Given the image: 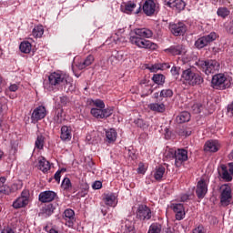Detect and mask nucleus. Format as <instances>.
Segmentation results:
<instances>
[{
  "label": "nucleus",
  "instance_id": "obj_1",
  "mask_svg": "<svg viewBox=\"0 0 233 233\" xmlns=\"http://www.w3.org/2000/svg\"><path fill=\"white\" fill-rule=\"evenodd\" d=\"M129 42L131 45H135L137 48H146L150 50H156L157 48V45L152 43L150 37L154 35L152 30L148 28H136L129 34Z\"/></svg>",
  "mask_w": 233,
  "mask_h": 233
},
{
  "label": "nucleus",
  "instance_id": "obj_2",
  "mask_svg": "<svg viewBox=\"0 0 233 233\" xmlns=\"http://www.w3.org/2000/svg\"><path fill=\"white\" fill-rule=\"evenodd\" d=\"M49 84H45L46 90H54V86H64L66 88L72 86V77L66 73L61 71L53 72L48 76Z\"/></svg>",
  "mask_w": 233,
  "mask_h": 233
},
{
  "label": "nucleus",
  "instance_id": "obj_3",
  "mask_svg": "<svg viewBox=\"0 0 233 233\" xmlns=\"http://www.w3.org/2000/svg\"><path fill=\"white\" fill-rule=\"evenodd\" d=\"M181 79L185 85H189V86H196L198 85H202L204 79L201 75L196 73L194 68H187L182 72Z\"/></svg>",
  "mask_w": 233,
  "mask_h": 233
},
{
  "label": "nucleus",
  "instance_id": "obj_4",
  "mask_svg": "<svg viewBox=\"0 0 233 233\" xmlns=\"http://www.w3.org/2000/svg\"><path fill=\"white\" fill-rule=\"evenodd\" d=\"M116 208L117 207V195L116 193H105L102 202L100 203V210L103 216L108 214V208Z\"/></svg>",
  "mask_w": 233,
  "mask_h": 233
},
{
  "label": "nucleus",
  "instance_id": "obj_5",
  "mask_svg": "<svg viewBox=\"0 0 233 233\" xmlns=\"http://www.w3.org/2000/svg\"><path fill=\"white\" fill-rule=\"evenodd\" d=\"M230 85H232L230 78H228L223 73L212 76L211 86L215 90H227V88H230Z\"/></svg>",
  "mask_w": 233,
  "mask_h": 233
},
{
  "label": "nucleus",
  "instance_id": "obj_6",
  "mask_svg": "<svg viewBox=\"0 0 233 233\" xmlns=\"http://www.w3.org/2000/svg\"><path fill=\"white\" fill-rule=\"evenodd\" d=\"M196 65L198 68H201L207 76L219 70V63L216 60H198L196 62Z\"/></svg>",
  "mask_w": 233,
  "mask_h": 233
},
{
  "label": "nucleus",
  "instance_id": "obj_7",
  "mask_svg": "<svg viewBox=\"0 0 233 233\" xmlns=\"http://www.w3.org/2000/svg\"><path fill=\"white\" fill-rule=\"evenodd\" d=\"M220 205L228 207L232 201V187L228 184L220 187Z\"/></svg>",
  "mask_w": 233,
  "mask_h": 233
},
{
  "label": "nucleus",
  "instance_id": "obj_8",
  "mask_svg": "<svg viewBox=\"0 0 233 233\" xmlns=\"http://www.w3.org/2000/svg\"><path fill=\"white\" fill-rule=\"evenodd\" d=\"M218 39V34L216 32H211L207 35H204L202 37H199L196 42H195V46L198 50H201V48H205V46H208L210 43H214Z\"/></svg>",
  "mask_w": 233,
  "mask_h": 233
},
{
  "label": "nucleus",
  "instance_id": "obj_9",
  "mask_svg": "<svg viewBox=\"0 0 233 233\" xmlns=\"http://www.w3.org/2000/svg\"><path fill=\"white\" fill-rule=\"evenodd\" d=\"M136 215L140 221H148L152 218V209L148 206L141 204L138 206Z\"/></svg>",
  "mask_w": 233,
  "mask_h": 233
},
{
  "label": "nucleus",
  "instance_id": "obj_10",
  "mask_svg": "<svg viewBox=\"0 0 233 233\" xmlns=\"http://www.w3.org/2000/svg\"><path fill=\"white\" fill-rule=\"evenodd\" d=\"M185 161H188V151L185 148L177 149L175 155V166L179 168Z\"/></svg>",
  "mask_w": 233,
  "mask_h": 233
},
{
  "label": "nucleus",
  "instance_id": "obj_11",
  "mask_svg": "<svg viewBox=\"0 0 233 233\" xmlns=\"http://www.w3.org/2000/svg\"><path fill=\"white\" fill-rule=\"evenodd\" d=\"M170 208L173 210V212L176 213L175 218L177 221H181L182 219H185V206L181 203H176L173 202L170 204Z\"/></svg>",
  "mask_w": 233,
  "mask_h": 233
},
{
  "label": "nucleus",
  "instance_id": "obj_12",
  "mask_svg": "<svg viewBox=\"0 0 233 233\" xmlns=\"http://www.w3.org/2000/svg\"><path fill=\"white\" fill-rule=\"evenodd\" d=\"M142 10L146 15H154L157 12V5L154 0H146L143 4Z\"/></svg>",
  "mask_w": 233,
  "mask_h": 233
},
{
  "label": "nucleus",
  "instance_id": "obj_13",
  "mask_svg": "<svg viewBox=\"0 0 233 233\" xmlns=\"http://www.w3.org/2000/svg\"><path fill=\"white\" fill-rule=\"evenodd\" d=\"M207 192H208V184H207V180L200 179L197 184L196 194L199 199H203L205 196H207Z\"/></svg>",
  "mask_w": 233,
  "mask_h": 233
},
{
  "label": "nucleus",
  "instance_id": "obj_14",
  "mask_svg": "<svg viewBox=\"0 0 233 233\" xmlns=\"http://www.w3.org/2000/svg\"><path fill=\"white\" fill-rule=\"evenodd\" d=\"M169 30L173 35H183L187 32V25L183 22H178L177 24H170Z\"/></svg>",
  "mask_w": 233,
  "mask_h": 233
},
{
  "label": "nucleus",
  "instance_id": "obj_15",
  "mask_svg": "<svg viewBox=\"0 0 233 233\" xmlns=\"http://www.w3.org/2000/svg\"><path fill=\"white\" fill-rule=\"evenodd\" d=\"M46 117V107L44 106H39L34 109L31 119L33 121H41V119H45Z\"/></svg>",
  "mask_w": 233,
  "mask_h": 233
},
{
  "label": "nucleus",
  "instance_id": "obj_16",
  "mask_svg": "<svg viewBox=\"0 0 233 233\" xmlns=\"http://www.w3.org/2000/svg\"><path fill=\"white\" fill-rule=\"evenodd\" d=\"M167 54L170 56H183L187 54V49L183 45L171 46L169 48L165 49Z\"/></svg>",
  "mask_w": 233,
  "mask_h": 233
},
{
  "label": "nucleus",
  "instance_id": "obj_17",
  "mask_svg": "<svg viewBox=\"0 0 233 233\" xmlns=\"http://www.w3.org/2000/svg\"><path fill=\"white\" fill-rule=\"evenodd\" d=\"M64 219L66 227L73 228L76 223V212L73 209H66L64 212Z\"/></svg>",
  "mask_w": 233,
  "mask_h": 233
},
{
  "label": "nucleus",
  "instance_id": "obj_18",
  "mask_svg": "<svg viewBox=\"0 0 233 233\" xmlns=\"http://www.w3.org/2000/svg\"><path fill=\"white\" fill-rule=\"evenodd\" d=\"M57 194L54 191H44L39 194L38 199L41 203H50L56 199Z\"/></svg>",
  "mask_w": 233,
  "mask_h": 233
},
{
  "label": "nucleus",
  "instance_id": "obj_19",
  "mask_svg": "<svg viewBox=\"0 0 233 233\" xmlns=\"http://www.w3.org/2000/svg\"><path fill=\"white\" fill-rule=\"evenodd\" d=\"M205 152H218L219 150V142L218 140H208L204 146Z\"/></svg>",
  "mask_w": 233,
  "mask_h": 233
},
{
  "label": "nucleus",
  "instance_id": "obj_20",
  "mask_svg": "<svg viewBox=\"0 0 233 233\" xmlns=\"http://www.w3.org/2000/svg\"><path fill=\"white\" fill-rule=\"evenodd\" d=\"M54 210H56L54 204H47L42 208L39 216L41 218H50L54 214Z\"/></svg>",
  "mask_w": 233,
  "mask_h": 233
},
{
  "label": "nucleus",
  "instance_id": "obj_21",
  "mask_svg": "<svg viewBox=\"0 0 233 233\" xmlns=\"http://www.w3.org/2000/svg\"><path fill=\"white\" fill-rule=\"evenodd\" d=\"M60 139H62V141H70V139H72V127L63 126L61 127Z\"/></svg>",
  "mask_w": 233,
  "mask_h": 233
},
{
  "label": "nucleus",
  "instance_id": "obj_22",
  "mask_svg": "<svg viewBox=\"0 0 233 233\" xmlns=\"http://www.w3.org/2000/svg\"><path fill=\"white\" fill-rule=\"evenodd\" d=\"M218 175L224 181H232V174L228 173V167H227L225 165L220 166V169H218Z\"/></svg>",
  "mask_w": 233,
  "mask_h": 233
},
{
  "label": "nucleus",
  "instance_id": "obj_23",
  "mask_svg": "<svg viewBox=\"0 0 233 233\" xmlns=\"http://www.w3.org/2000/svg\"><path fill=\"white\" fill-rule=\"evenodd\" d=\"M148 108H150L152 112H157L158 114H163V112L167 110V107L163 103H151L148 105Z\"/></svg>",
  "mask_w": 233,
  "mask_h": 233
},
{
  "label": "nucleus",
  "instance_id": "obj_24",
  "mask_svg": "<svg viewBox=\"0 0 233 233\" xmlns=\"http://www.w3.org/2000/svg\"><path fill=\"white\" fill-rule=\"evenodd\" d=\"M116 139H117V132H116V129L111 128L106 131V141L107 143H116Z\"/></svg>",
  "mask_w": 233,
  "mask_h": 233
},
{
  "label": "nucleus",
  "instance_id": "obj_25",
  "mask_svg": "<svg viewBox=\"0 0 233 233\" xmlns=\"http://www.w3.org/2000/svg\"><path fill=\"white\" fill-rule=\"evenodd\" d=\"M28 200L25 198H21V197H18L14 202H13V208H25L26 205H28Z\"/></svg>",
  "mask_w": 233,
  "mask_h": 233
},
{
  "label": "nucleus",
  "instance_id": "obj_26",
  "mask_svg": "<svg viewBox=\"0 0 233 233\" xmlns=\"http://www.w3.org/2000/svg\"><path fill=\"white\" fill-rule=\"evenodd\" d=\"M89 188H90V186H88V184L86 182L80 184V186L78 187V192L76 193V196H78L79 198H85V196H86V194H88Z\"/></svg>",
  "mask_w": 233,
  "mask_h": 233
},
{
  "label": "nucleus",
  "instance_id": "obj_27",
  "mask_svg": "<svg viewBox=\"0 0 233 233\" xmlns=\"http://www.w3.org/2000/svg\"><path fill=\"white\" fill-rule=\"evenodd\" d=\"M38 168L43 171L44 174H46V172L50 170V162L45 158L40 159L38 162Z\"/></svg>",
  "mask_w": 233,
  "mask_h": 233
},
{
  "label": "nucleus",
  "instance_id": "obj_28",
  "mask_svg": "<svg viewBox=\"0 0 233 233\" xmlns=\"http://www.w3.org/2000/svg\"><path fill=\"white\" fill-rule=\"evenodd\" d=\"M92 63H94V56L89 55L86 56V58L83 62H80L78 64V68L80 70H83V69L86 68V66H90V65H92Z\"/></svg>",
  "mask_w": 233,
  "mask_h": 233
},
{
  "label": "nucleus",
  "instance_id": "obj_29",
  "mask_svg": "<svg viewBox=\"0 0 233 233\" xmlns=\"http://www.w3.org/2000/svg\"><path fill=\"white\" fill-rule=\"evenodd\" d=\"M177 123H187L190 121V113L187 111L181 112L177 116Z\"/></svg>",
  "mask_w": 233,
  "mask_h": 233
},
{
  "label": "nucleus",
  "instance_id": "obj_30",
  "mask_svg": "<svg viewBox=\"0 0 233 233\" xmlns=\"http://www.w3.org/2000/svg\"><path fill=\"white\" fill-rule=\"evenodd\" d=\"M165 167L160 166L155 169L154 177L156 181H161L163 176H165Z\"/></svg>",
  "mask_w": 233,
  "mask_h": 233
},
{
  "label": "nucleus",
  "instance_id": "obj_31",
  "mask_svg": "<svg viewBox=\"0 0 233 233\" xmlns=\"http://www.w3.org/2000/svg\"><path fill=\"white\" fill-rule=\"evenodd\" d=\"M55 114L56 123H57V125H61V123H63V120L65 119L63 118L64 110L62 109V107H56L55 109Z\"/></svg>",
  "mask_w": 233,
  "mask_h": 233
},
{
  "label": "nucleus",
  "instance_id": "obj_32",
  "mask_svg": "<svg viewBox=\"0 0 233 233\" xmlns=\"http://www.w3.org/2000/svg\"><path fill=\"white\" fill-rule=\"evenodd\" d=\"M163 226L160 223L154 222L149 226L147 233H161Z\"/></svg>",
  "mask_w": 233,
  "mask_h": 233
},
{
  "label": "nucleus",
  "instance_id": "obj_33",
  "mask_svg": "<svg viewBox=\"0 0 233 233\" xmlns=\"http://www.w3.org/2000/svg\"><path fill=\"white\" fill-rule=\"evenodd\" d=\"M19 48L23 54H30L32 51V44H30V42H22L19 46Z\"/></svg>",
  "mask_w": 233,
  "mask_h": 233
},
{
  "label": "nucleus",
  "instance_id": "obj_34",
  "mask_svg": "<svg viewBox=\"0 0 233 233\" xmlns=\"http://www.w3.org/2000/svg\"><path fill=\"white\" fill-rule=\"evenodd\" d=\"M152 81H154L156 85L163 86L165 85V76L162 74H155L152 76Z\"/></svg>",
  "mask_w": 233,
  "mask_h": 233
},
{
  "label": "nucleus",
  "instance_id": "obj_35",
  "mask_svg": "<svg viewBox=\"0 0 233 233\" xmlns=\"http://www.w3.org/2000/svg\"><path fill=\"white\" fill-rule=\"evenodd\" d=\"M34 37H43V34H45V29L43 28V25H36L34 27L32 32Z\"/></svg>",
  "mask_w": 233,
  "mask_h": 233
},
{
  "label": "nucleus",
  "instance_id": "obj_36",
  "mask_svg": "<svg viewBox=\"0 0 233 233\" xmlns=\"http://www.w3.org/2000/svg\"><path fill=\"white\" fill-rule=\"evenodd\" d=\"M217 15H218V17H222V19H225V17H228V15H230V11L227 7H219L217 10Z\"/></svg>",
  "mask_w": 233,
  "mask_h": 233
},
{
  "label": "nucleus",
  "instance_id": "obj_37",
  "mask_svg": "<svg viewBox=\"0 0 233 233\" xmlns=\"http://www.w3.org/2000/svg\"><path fill=\"white\" fill-rule=\"evenodd\" d=\"M185 6H187V4L183 0H176L172 8L173 10H177V12H181L182 10H185Z\"/></svg>",
  "mask_w": 233,
  "mask_h": 233
},
{
  "label": "nucleus",
  "instance_id": "obj_38",
  "mask_svg": "<svg viewBox=\"0 0 233 233\" xmlns=\"http://www.w3.org/2000/svg\"><path fill=\"white\" fill-rule=\"evenodd\" d=\"M35 145V148H38V150H43V147H45V137L43 135L37 136Z\"/></svg>",
  "mask_w": 233,
  "mask_h": 233
},
{
  "label": "nucleus",
  "instance_id": "obj_39",
  "mask_svg": "<svg viewBox=\"0 0 233 233\" xmlns=\"http://www.w3.org/2000/svg\"><path fill=\"white\" fill-rule=\"evenodd\" d=\"M91 115L96 119H103V109L93 107L91 108Z\"/></svg>",
  "mask_w": 233,
  "mask_h": 233
},
{
  "label": "nucleus",
  "instance_id": "obj_40",
  "mask_svg": "<svg viewBox=\"0 0 233 233\" xmlns=\"http://www.w3.org/2000/svg\"><path fill=\"white\" fill-rule=\"evenodd\" d=\"M174 96V91L172 89H163L160 91V97H172Z\"/></svg>",
  "mask_w": 233,
  "mask_h": 233
},
{
  "label": "nucleus",
  "instance_id": "obj_41",
  "mask_svg": "<svg viewBox=\"0 0 233 233\" xmlns=\"http://www.w3.org/2000/svg\"><path fill=\"white\" fill-rule=\"evenodd\" d=\"M12 192V188L8 186H0V194L2 196H9V194Z\"/></svg>",
  "mask_w": 233,
  "mask_h": 233
},
{
  "label": "nucleus",
  "instance_id": "obj_42",
  "mask_svg": "<svg viewBox=\"0 0 233 233\" xmlns=\"http://www.w3.org/2000/svg\"><path fill=\"white\" fill-rule=\"evenodd\" d=\"M112 114H114V109L112 107H107V108L104 107L102 109L103 119H105V117H110Z\"/></svg>",
  "mask_w": 233,
  "mask_h": 233
},
{
  "label": "nucleus",
  "instance_id": "obj_43",
  "mask_svg": "<svg viewBox=\"0 0 233 233\" xmlns=\"http://www.w3.org/2000/svg\"><path fill=\"white\" fill-rule=\"evenodd\" d=\"M62 187L64 190H68V188H72V182L70 178L65 177L62 181Z\"/></svg>",
  "mask_w": 233,
  "mask_h": 233
},
{
  "label": "nucleus",
  "instance_id": "obj_44",
  "mask_svg": "<svg viewBox=\"0 0 233 233\" xmlns=\"http://www.w3.org/2000/svg\"><path fill=\"white\" fill-rule=\"evenodd\" d=\"M21 188H23V182H15L11 186V192H17V190H21Z\"/></svg>",
  "mask_w": 233,
  "mask_h": 233
},
{
  "label": "nucleus",
  "instance_id": "obj_45",
  "mask_svg": "<svg viewBox=\"0 0 233 233\" xmlns=\"http://www.w3.org/2000/svg\"><path fill=\"white\" fill-rule=\"evenodd\" d=\"M191 108L194 114H201V111L203 110V105L197 103L194 104Z\"/></svg>",
  "mask_w": 233,
  "mask_h": 233
},
{
  "label": "nucleus",
  "instance_id": "obj_46",
  "mask_svg": "<svg viewBox=\"0 0 233 233\" xmlns=\"http://www.w3.org/2000/svg\"><path fill=\"white\" fill-rule=\"evenodd\" d=\"M125 154L130 159H134L136 157V151L134 150L133 147L126 148Z\"/></svg>",
  "mask_w": 233,
  "mask_h": 233
},
{
  "label": "nucleus",
  "instance_id": "obj_47",
  "mask_svg": "<svg viewBox=\"0 0 233 233\" xmlns=\"http://www.w3.org/2000/svg\"><path fill=\"white\" fill-rule=\"evenodd\" d=\"M93 105L96 106L98 109H103L105 108V102L101 99H95L93 100Z\"/></svg>",
  "mask_w": 233,
  "mask_h": 233
},
{
  "label": "nucleus",
  "instance_id": "obj_48",
  "mask_svg": "<svg viewBox=\"0 0 233 233\" xmlns=\"http://www.w3.org/2000/svg\"><path fill=\"white\" fill-rule=\"evenodd\" d=\"M135 125H137V127H138L139 128H147L148 127V125L145 123V120L141 118L135 120Z\"/></svg>",
  "mask_w": 233,
  "mask_h": 233
},
{
  "label": "nucleus",
  "instance_id": "obj_49",
  "mask_svg": "<svg viewBox=\"0 0 233 233\" xmlns=\"http://www.w3.org/2000/svg\"><path fill=\"white\" fill-rule=\"evenodd\" d=\"M62 172H66V168H61L55 173L54 177H55V180L56 181V183H60Z\"/></svg>",
  "mask_w": 233,
  "mask_h": 233
},
{
  "label": "nucleus",
  "instance_id": "obj_50",
  "mask_svg": "<svg viewBox=\"0 0 233 233\" xmlns=\"http://www.w3.org/2000/svg\"><path fill=\"white\" fill-rule=\"evenodd\" d=\"M147 70L156 73L158 72V70H161V64H155L147 66Z\"/></svg>",
  "mask_w": 233,
  "mask_h": 233
},
{
  "label": "nucleus",
  "instance_id": "obj_51",
  "mask_svg": "<svg viewBox=\"0 0 233 233\" xmlns=\"http://www.w3.org/2000/svg\"><path fill=\"white\" fill-rule=\"evenodd\" d=\"M20 198L22 199H25L27 202L30 203V191H28L27 189H24L21 193Z\"/></svg>",
  "mask_w": 233,
  "mask_h": 233
},
{
  "label": "nucleus",
  "instance_id": "obj_52",
  "mask_svg": "<svg viewBox=\"0 0 233 233\" xmlns=\"http://www.w3.org/2000/svg\"><path fill=\"white\" fill-rule=\"evenodd\" d=\"M135 8H136V3L129 2L126 5L125 10L126 12H134Z\"/></svg>",
  "mask_w": 233,
  "mask_h": 233
},
{
  "label": "nucleus",
  "instance_id": "obj_53",
  "mask_svg": "<svg viewBox=\"0 0 233 233\" xmlns=\"http://www.w3.org/2000/svg\"><path fill=\"white\" fill-rule=\"evenodd\" d=\"M225 28L228 34H233V20L229 21L228 23H226Z\"/></svg>",
  "mask_w": 233,
  "mask_h": 233
},
{
  "label": "nucleus",
  "instance_id": "obj_54",
  "mask_svg": "<svg viewBox=\"0 0 233 233\" xmlns=\"http://www.w3.org/2000/svg\"><path fill=\"white\" fill-rule=\"evenodd\" d=\"M102 187H103V183L99 180L95 181L92 185V188L94 190H99L100 188H102Z\"/></svg>",
  "mask_w": 233,
  "mask_h": 233
},
{
  "label": "nucleus",
  "instance_id": "obj_55",
  "mask_svg": "<svg viewBox=\"0 0 233 233\" xmlns=\"http://www.w3.org/2000/svg\"><path fill=\"white\" fill-rule=\"evenodd\" d=\"M167 157L169 159H176V150L175 149H169L167 152Z\"/></svg>",
  "mask_w": 233,
  "mask_h": 233
},
{
  "label": "nucleus",
  "instance_id": "obj_56",
  "mask_svg": "<svg viewBox=\"0 0 233 233\" xmlns=\"http://www.w3.org/2000/svg\"><path fill=\"white\" fill-rule=\"evenodd\" d=\"M8 90L9 92H17L19 90V84H10Z\"/></svg>",
  "mask_w": 233,
  "mask_h": 233
},
{
  "label": "nucleus",
  "instance_id": "obj_57",
  "mask_svg": "<svg viewBox=\"0 0 233 233\" xmlns=\"http://www.w3.org/2000/svg\"><path fill=\"white\" fill-rule=\"evenodd\" d=\"M110 59H116V61H123V54L121 52H116V56H112Z\"/></svg>",
  "mask_w": 233,
  "mask_h": 233
},
{
  "label": "nucleus",
  "instance_id": "obj_58",
  "mask_svg": "<svg viewBox=\"0 0 233 233\" xmlns=\"http://www.w3.org/2000/svg\"><path fill=\"white\" fill-rule=\"evenodd\" d=\"M181 70V67L173 66L171 68V74L172 76H179V71Z\"/></svg>",
  "mask_w": 233,
  "mask_h": 233
},
{
  "label": "nucleus",
  "instance_id": "obj_59",
  "mask_svg": "<svg viewBox=\"0 0 233 233\" xmlns=\"http://www.w3.org/2000/svg\"><path fill=\"white\" fill-rule=\"evenodd\" d=\"M177 0H165V5L169 6V8H173L174 5H176Z\"/></svg>",
  "mask_w": 233,
  "mask_h": 233
},
{
  "label": "nucleus",
  "instance_id": "obj_60",
  "mask_svg": "<svg viewBox=\"0 0 233 233\" xmlns=\"http://www.w3.org/2000/svg\"><path fill=\"white\" fill-rule=\"evenodd\" d=\"M60 103L63 106H66L68 105V97L67 96H60Z\"/></svg>",
  "mask_w": 233,
  "mask_h": 233
},
{
  "label": "nucleus",
  "instance_id": "obj_61",
  "mask_svg": "<svg viewBox=\"0 0 233 233\" xmlns=\"http://www.w3.org/2000/svg\"><path fill=\"white\" fill-rule=\"evenodd\" d=\"M192 134V131H188V130H185V129H181L179 131V136H185L186 137L190 136Z\"/></svg>",
  "mask_w": 233,
  "mask_h": 233
},
{
  "label": "nucleus",
  "instance_id": "obj_62",
  "mask_svg": "<svg viewBox=\"0 0 233 233\" xmlns=\"http://www.w3.org/2000/svg\"><path fill=\"white\" fill-rule=\"evenodd\" d=\"M193 233H205V228H203V226H198L193 230Z\"/></svg>",
  "mask_w": 233,
  "mask_h": 233
},
{
  "label": "nucleus",
  "instance_id": "obj_63",
  "mask_svg": "<svg viewBox=\"0 0 233 233\" xmlns=\"http://www.w3.org/2000/svg\"><path fill=\"white\" fill-rule=\"evenodd\" d=\"M1 233H15V232L14 231V229H12V228L6 227L1 230Z\"/></svg>",
  "mask_w": 233,
  "mask_h": 233
},
{
  "label": "nucleus",
  "instance_id": "obj_64",
  "mask_svg": "<svg viewBox=\"0 0 233 233\" xmlns=\"http://www.w3.org/2000/svg\"><path fill=\"white\" fill-rule=\"evenodd\" d=\"M137 172H138V174H145L146 169H145V166L143 164H139Z\"/></svg>",
  "mask_w": 233,
  "mask_h": 233
}]
</instances>
